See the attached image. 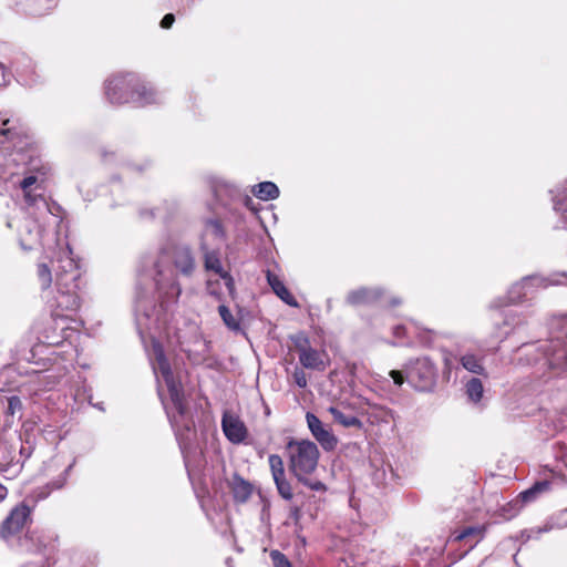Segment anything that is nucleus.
<instances>
[{
    "instance_id": "31",
    "label": "nucleus",
    "mask_w": 567,
    "mask_h": 567,
    "mask_svg": "<svg viewBox=\"0 0 567 567\" xmlns=\"http://www.w3.org/2000/svg\"><path fill=\"white\" fill-rule=\"evenodd\" d=\"M206 234L212 235L216 238H224V229L218 220L212 219L206 223Z\"/></svg>"
},
{
    "instance_id": "2",
    "label": "nucleus",
    "mask_w": 567,
    "mask_h": 567,
    "mask_svg": "<svg viewBox=\"0 0 567 567\" xmlns=\"http://www.w3.org/2000/svg\"><path fill=\"white\" fill-rule=\"evenodd\" d=\"M52 269L54 270L55 296L50 302L52 318L56 324L60 321L72 319L81 307L80 279L81 271L72 251L66 245L60 251L56 259L51 260V266L39 262L37 275L42 290L50 289L53 282Z\"/></svg>"
},
{
    "instance_id": "13",
    "label": "nucleus",
    "mask_w": 567,
    "mask_h": 567,
    "mask_svg": "<svg viewBox=\"0 0 567 567\" xmlns=\"http://www.w3.org/2000/svg\"><path fill=\"white\" fill-rule=\"evenodd\" d=\"M393 336L396 339L406 337L409 340H419L423 344L433 342L435 333L432 330L421 328L416 322L409 320L405 323L393 327Z\"/></svg>"
},
{
    "instance_id": "40",
    "label": "nucleus",
    "mask_w": 567,
    "mask_h": 567,
    "mask_svg": "<svg viewBox=\"0 0 567 567\" xmlns=\"http://www.w3.org/2000/svg\"><path fill=\"white\" fill-rule=\"evenodd\" d=\"M34 539V535L32 534L30 537H27L24 538L22 542H21V546L24 547L27 550H33L30 546H29V543L30 542H33Z\"/></svg>"
},
{
    "instance_id": "28",
    "label": "nucleus",
    "mask_w": 567,
    "mask_h": 567,
    "mask_svg": "<svg viewBox=\"0 0 567 567\" xmlns=\"http://www.w3.org/2000/svg\"><path fill=\"white\" fill-rule=\"evenodd\" d=\"M32 14L41 16L56 6V0H25Z\"/></svg>"
},
{
    "instance_id": "9",
    "label": "nucleus",
    "mask_w": 567,
    "mask_h": 567,
    "mask_svg": "<svg viewBox=\"0 0 567 567\" xmlns=\"http://www.w3.org/2000/svg\"><path fill=\"white\" fill-rule=\"evenodd\" d=\"M549 285H551V282L545 277L538 275L527 276L509 288L507 292L508 301L509 303H519L528 300L537 289L546 288Z\"/></svg>"
},
{
    "instance_id": "29",
    "label": "nucleus",
    "mask_w": 567,
    "mask_h": 567,
    "mask_svg": "<svg viewBox=\"0 0 567 567\" xmlns=\"http://www.w3.org/2000/svg\"><path fill=\"white\" fill-rule=\"evenodd\" d=\"M218 312L224 321V323L234 331H238L240 329L239 320L230 312L228 307L225 305H220L218 307Z\"/></svg>"
},
{
    "instance_id": "38",
    "label": "nucleus",
    "mask_w": 567,
    "mask_h": 567,
    "mask_svg": "<svg viewBox=\"0 0 567 567\" xmlns=\"http://www.w3.org/2000/svg\"><path fill=\"white\" fill-rule=\"evenodd\" d=\"M390 375H391V378L393 379V381H394V383L396 385H402L403 384L404 378H403V375H402V373L400 371L392 370L390 372Z\"/></svg>"
},
{
    "instance_id": "23",
    "label": "nucleus",
    "mask_w": 567,
    "mask_h": 567,
    "mask_svg": "<svg viewBox=\"0 0 567 567\" xmlns=\"http://www.w3.org/2000/svg\"><path fill=\"white\" fill-rule=\"evenodd\" d=\"M460 364L463 369L466 371L477 374V375H484L485 374V368L483 365V359L478 358L477 355L473 353H465L461 355L460 358Z\"/></svg>"
},
{
    "instance_id": "34",
    "label": "nucleus",
    "mask_w": 567,
    "mask_h": 567,
    "mask_svg": "<svg viewBox=\"0 0 567 567\" xmlns=\"http://www.w3.org/2000/svg\"><path fill=\"white\" fill-rule=\"evenodd\" d=\"M292 378H293L295 383L299 388H306L307 386L308 380H307V375H306V373H305V371L302 369L296 368L293 373H292Z\"/></svg>"
},
{
    "instance_id": "24",
    "label": "nucleus",
    "mask_w": 567,
    "mask_h": 567,
    "mask_svg": "<svg viewBox=\"0 0 567 567\" xmlns=\"http://www.w3.org/2000/svg\"><path fill=\"white\" fill-rule=\"evenodd\" d=\"M328 411L332 415L333 420L344 427H362V422L354 415L346 414L334 406H330Z\"/></svg>"
},
{
    "instance_id": "16",
    "label": "nucleus",
    "mask_w": 567,
    "mask_h": 567,
    "mask_svg": "<svg viewBox=\"0 0 567 567\" xmlns=\"http://www.w3.org/2000/svg\"><path fill=\"white\" fill-rule=\"evenodd\" d=\"M364 413L371 424L389 423L394 419V413L391 409L373 403L369 400L364 402Z\"/></svg>"
},
{
    "instance_id": "7",
    "label": "nucleus",
    "mask_w": 567,
    "mask_h": 567,
    "mask_svg": "<svg viewBox=\"0 0 567 567\" xmlns=\"http://www.w3.org/2000/svg\"><path fill=\"white\" fill-rule=\"evenodd\" d=\"M437 371L427 357L411 361L406 368V379L419 391H431L436 383Z\"/></svg>"
},
{
    "instance_id": "36",
    "label": "nucleus",
    "mask_w": 567,
    "mask_h": 567,
    "mask_svg": "<svg viewBox=\"0 0 567 567\" xmlns=\"http://www.w3.org/2000/svg\"><path fill=\"white\" fill-rule=\"evenodd\" d=\"M443 361H444V375L447 379H450V374H451L452 369L454 367L453 359L451 358L450 354H445Z\"/></svg>"
},
{
    "instance_id": "39",
    "label": "nucleus",
    "mask_w": 567,
    "mask_h": 567,
    "mask_svg": "<svg viewBox=\"0 0 567 567\" xmlns=\"http://www.w3.org/2000/svg\"><path fill=\"white\" fill-rule=\"evenodd\" d=\"M71 467H72V465H69V467L64 471V476H63V478H61V480H59L58 482H54V483H53V485H54L53 487H54V488H61V487L64 485V483H65V481H66V476H68V474H69V472H70Z\"/></svg>"
},
{
    "instance_id": "37",
    "label": "nucleus",
    "mask_w": 567,
    "mask_h": 567,
    "mask_svg": "<svg viewBox=\"0 0 567 567\" xmlns=\"http://www.w3.org/2000/svg\"><path fill=\"white\" fill-rule=\"evenodd\" d=\"M174 21H175L174 14L173 13H167L162 19L161 27L163 29H168V28H171L173 25Z\"/></svg>"
},
{
    "instance_id": "4",
    "label": "nucleus",
    "mask_w": 567,
    "mask_h": 567,
    "mask_svg": "<svg viewBox=\"0 0 567 567\" xmlns=\"http://www.w3.org/2000/svg\"><path fill=\"white\" fill-rule=\"evenodd\" d=\"M105 96L112 104L133 103L146 106L158 103L159 94L151 86L140 81L133 73L115 75L105 82Z\"/></svg>"
},
{
    "instance_id": "20",
    "label": "nucleus",
    "mask_w": 567,
    "mask_h": 567,
    "mask_svg": "<svg viewBox=\"0 0 567 567\" xmlns=\"http://www.w3.org/2000/svg\"><path fill=\"white\" fill-rule=\"evenodd\" d=\"M551 194L554 210L567 224V181L558 186L556 190H551Z\"/></svg>"
},
{
    "instance_id": "3",
    "label": "nucleus",
    "mask_w": 567,
    "mask_h": 567,
    "mask_svg": "<svg viewBox=\"0 0 567 567\" xmlns=\"http://www.w3.org/2000/svg\"><path fill=\"white\" fill-rule=\"evenodd\" d=\"M151 362L158 384V393L161 394L162 382L165 383L169 393L171 405L165 406L166 413L175 430L179 446L185 451L194 422L184 404L182 384L175 379L162 344L155 340L152 342Z\"/></svg>"
},
{
    "instance_id": "43",
    "label": "nucleus",
    "mask_w": 567,
    "mask_h": 567,
    "mask_svg": "<svg viewBox=\"0 0 567 567\" xmlns=\"http://www.w3.org/2000/svg\"><path fill=\"white\" fill-rule=\"evenodd\" d=\"M18 72H19V76H20L21 81H23L24 84H31L32 81H29V80L24 79L22 71L18 70Z\"/></svg>"
},
{
    "instance_id": "14",
    "label": "nucleus",
    "mask_w": 567,
    "mask_h": 567,
    "mask_svg": "<svg viewBox=\"0 0 567 567\" xmlns=\"http://www.w3.org/2000/svg\"><path fill=\"white\" fill-rule=\"evenodd\" d=\"M271 475L281 497L289 501L292 498V489L286 480L282 458L278 454H271L268 457Z\"/></svg>"
},
{
    "instance_id": "27",
    "label": "nucleus",
    "mask_w": 567,
    "mask_h": 567,
    "mask_svg": "<svg viewBox=\"0 0 567 567\" xmlns=\"http://www.w3.org/2000/svg\"><path fill=\"white\" fill-rule=\"evenodd\" d=\"M466 394L470 401L478 403L484 393L483 383L477 378H471L465 384Z\"/></svg>"
},
{
    "instance_id": "8",
    "label": "nucleus",
    "mask_w": 567,
    "mask_h": 567,
    "mask_svg": "<svg viewBox=\"0 0 567 567\" xmlns=\"http://www.w3.org/2000/svg\"><path fill=\"white\" fill-rule=\"evenodd\" d=\"M30 514V507L23 503L12 508L0 526V537L7 543H11L23 529Z\"/></svg>"
},
{
    "instance_id": "10",
    "label": "nucleus",
    "mask_w": 567,
    "mask_h": 567,
    "mask_svg": "<svg viewBox=\"0 0 567 567\" xmlns=\"http://www.w3.org/2000/svg\"><path fill=\"white\" fill-rule=\"evenodd\" d=\"M299 362L306 369L324 371L329 364L328 355L324 351H319L308 346V339L297 342Z\"/></svg>"
},
{
    "instance_id": "1",
    "label": "nucleus",
    "mask_w": 567,
    "mask_h": 567,
    "mask_svg": "<svg viewBox=\"0 0 567 567\" xmlns=\"http://www.w3.org/2000/svg\"><path fill=\"white\" fill-rule=\"evenodd\" d=\"M173 262L183 276H190L196 267L190 248L183 244L169 243L161 247L152 260L158 307L147 296L138 292L135 300V321L140 334L159 331L168 323L182 293V288L168 265Z\"/></svg>"
},
{
    "instance_id": "15",
    "label": "nucleus",
    "mask_w": 567,
    "mask_h": 567,
    "mask_svg": "<svg viewBox=\"0 0 567 567\" xmlns=\"http://www.w3.org/2000/svg\"><path fill=\"white\" fill-rule=\"evenodd\" d=\"M204 266L207 271H213L218 275L224 281L231 293L234 291V279L228 271L223 267L219 254L215 250H207L204 254Z\"/></svg>"
},
{
    "instance_id": "11",
    "label": "nucleus",
    "mask_w": 567,
    "mask_h": 567,
    "mask_svg": "<svg viewBox=\"0 0 567 567\" xmlns=\"http://www.w3.org/2000/svg\"><path fill=\"white\" fill-rule=\"evenodd\" d=\"M306 421L310 433L323 450L332 451L336 449L338 439L333 435L328 425H324L321 420L311 412H307Z\"/></svg>"
},
{
    "instance_id": "25",
    "label": "nucleus",
    "mask_w": 567,
    "mask_h": 567,
    "mask_svg": "<svg viewBox=\"0 0 567 567\" xmlns=\"http://www.w3.org/2000/svg\"><path fill=\"white\" fill-rule=\"evenodd\" d=\"M558 343H554L553 341L550 342H545V343H542L537 347L535 346H528L526 347V353L529 354L532 353V351H537V352H540L542 355L546 359V362L549 364V365H553L555 363V357H556V346Z\"/></svg>"
},
{
    "instance_id": "32",
    "label": "nucleus",
    "mask_w": 567,
    "mask_h": 567,
    "mask_svg": "<svg viewBox=\"0 0 567 567\" xmlns=\"http://www.w3.org/2000/svg\"><path fill=\"white\" fill-rule=\"evenodd\" d=\"M547 486V483H539L520 493V498L523 502H530L535 498L536 494L543 491Z\"/></svg>"
},
{
    "instance_id": "44",
    "label": "nucleus",
    "mask_w": 567,
    "mask_h": 567,
    "mask_svg": "<svg viewBox=\"0 0 567 567\" xmlns=\"http://www.w3.org/2000/svg\"><path fill=\"white\" fill-rule=\"evenodd\" d=\"M0 133L2 135H8V134H10V130H1Z\"/></svg>"
},
{
    "instance_id": "21",
    "label": "nucleus",
    "mask_w": 567,
    "mask_h": 567,
    "mask_svg": "<svg viewBox=\"0 0 567 567\" xmlns=\"http://www.w3.org/2000/svg\"><path fill=\"white\" fill-rule=\"evenodd\" d=\"M35 183L37 177L33 175L27 176L20 182V188L23 192L24 200L29 206L37 205L40 202L47 207L45 200L42 197V195H35L31 190V186H33Z\"/></svg>"
},
{
    "instance_id": "17",
    "label": "nucleus",
    "mask_w": 567,
    "mask_h": 567,
    "mask_svg": "<svg viewBox=\"0 0 567 567\" xmlns=\"http://www.w3.org/2000/svg\"><path fill=\"white\" fill-rule=\"evenodd\" d=\"M266 278L268 285L271 287L272 291L276 293L278 298H280L285 303L290 307H299L296 298L290 293L288 288L285 286L284 281L270 270L266 271Z\"/></svg>"
},
{
    "instance_id": "26",
    "label": "nucleus",
    "mask_w": 567,
    "mask_h": 567,
    "mask_svg": "<svg viewBox=\"0 0 567 567\" xmlns=\"http://www.w3.org/2000/svg\"><path fill=\"white\" fill-rule=\"evenodd\" d=\"M8 405L4 411V422L7 425L13 423V420L17 415L21 416L22 412V402L19 396L11 395L7 399Z\"/></svg>"
},
{
    "instance_id": "12",
    "label": "nucleus",
    "mask_w": 567,
    "mask_h": 567,
    "mask_svg": "<svg viewBox=\"0 0 567 567\" xmlns=\"http://www.w3.org/2000/svg\"><path fill=\"white\" fill-rule=\"evenodd\" d=\"M221 430L226 439L233 444L245 442L248 430L241 419L231 411H225L221 417Z\"/></svg>"
},
{
    "instance_id": "22",
    "label": "nucleus",
    "mask_w": 567,
    "mask_h": 567,
    "mask_svg": "<svg viewBox=\"0 0 567 567\" xmlns=\"http://www.w3.org/2000/svg\"><path fill=\"white\" fill-rule=\"evenodd\" d=\"M252 194L261 200L276 199L279 196V188L272 182H261L251 189Z\"/></svg>"
},
{
    "instance_id": "18",
    "label": "nucleus",
    "mask_w": 567,
    "mask_h": 567,
    "mask_svg": "<svg viewBox=\"0 0 567 567\" xmlns=\"http://www.w3.org/2000/svg\"><path fill=\"white\" fill-rule=\"evenodd\" d=\"M230 489L236 502L245 503L251 496L252 485L238 474H235L230 482Z\"/></svg>"
},
{
    "instance_id": "5",
    "label": "nucleus",
    "mask_w": 567,
    "mask_h": 567,
    "mask_svg": "<svg viewBox=\"0 0 567 567\" xmlns=\"http://www.w3.org/2000/svg\"><path fill=\"white\" fill-rule=\"evenodd\" d=\"M289 458V470L296 478L312 491H324L322 482L309 478L318 465L319 450L317 445L309 440H291L287 444Z\"/></svg>"
},
{
    "instance_id": "30",
    "label": "nucleus",
    "mask_w": 567,
    "mask_h": 567,
    "mask_svg": "<svg viewBox=\"0 0 567 567\" xmlns=\"http://www.w3.org/2000/svg\"><path fill=\"white\" fill-rule=\"evenodd\" d=\"M484 528L480 526H470L464 528L462 532L453 536V539L456 542H460L462 539H465L466 537L476 535L480 537V539L483 537Z\"/></svg>"
},
{
    "instance_id": "33",
    "label": "nucleus",
    "mask_w": 567,
    "mask_h": 567,
    "mask_svg": "<svg viewBox=\"0 0 567 567\" xmlns=\"http://www.w3.org/2000/svg\"><path fill=\"white\" fill-rule=\"evenodd\" d=\"M270 557L275 567H292L288 558L279 550H272Z\"/></svg>"
},
{
    "instance_id": "35",
    "label": "nucleus",
    "mask_w": 567,
    "mask_h": 567,
    "mask_svg": "<svg viewBox=\"0 0 567 567\" xmlns=\"http://www.w3.org/2000/svg\"><path fill=\"white\" fill-rule=\"evenodd\" d=\"M44 436H45V440L47 441H51V442H56L60 440V436L59 434L55 432V430L48 425V426H44L43 430H42Z\"/></svg>"
},
{
    "instance_id": "19",
    "label": "nucleus",
    "mask_w": 567,
    "mask_h": 567,
    "mask_svg": "<svg viewBox=\"0 0 567 567\" xmlns=\"http://www.w3.org/2000/svg\"><path fill=\"white\" fill-rule=\"evenodd\" d=\"M379 297L380 291L378 289L359 288L348 293L347 302L352 306H359L372 302L377 300Z\"/></svg>"
},
{
    "instance_id": "6",
    "label": "nucleus",
    "mask_w": 567,
    "mask_h": 567,
    "mask_svg": "<svg viewBox=\"0 0 567 567\" xmlns=\"http://www.w3.org/2000/svg\"><path fill=\"white\" fill-rule=\"evenodd\" d=\"M19 244L23 250L43 248L50 250L56 244L55 233L47 230L43 224L37 218L28 216L19 228Z\"/></svg>"
},
{
    "instance_id": "42",
    "label": "nucleus",
    "mask_w": 567,
    "mask_h": 567,
    "mask_svg": "<svg viewBox=\"0 0 567 567\" xmlns=\"http://www.w3.org/2000/svg\"><path fill=\"white\" fill-rule=\"evenodd\" d=\"M169 214H163L161 208H156L155 213H152V216L161 217V218H167Z\"/></svg>"
},
{
    "instance_id": "41",
    "label": "nucleus",
    "mask_w": 567,
    "mask_h": 567,
    "mask_svg": "<svg viewBox=\"0 0 567 567\" xmlns=\"http://www.w3.org/2000/svg\"><path fill=\"white\" fill-rule=\"evenodd\" d=\"M7 494H8V489L6 486H3L1 483H0V502H2L6 497H7Z\"/></svg>"
}]
</instances>
